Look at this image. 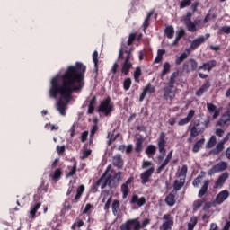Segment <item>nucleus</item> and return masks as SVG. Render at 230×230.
<instances>
[{
    "label": "nucleus",
    "mask_w": 230,
    "mask_h": 230,
    "mask_svg": "<svg viewBox=\"0 0 230 230\" xmlns=\"http://www.w3.org/2000/svg\"><path fill=\"white\" fill-rule=\"evenodd\" d=\"M155 152H157V148L154 145H149L146 148V154L150 157V155H155Z\"/></svg>",
    "instance_id": "obj_42"
},
{
    "label": "nucleus",
    "mask_w": 230,
    "mask_h": 230,
    "mask_svg": "<svg viewBox=\"0 0 230 230\" xmlns=\"http://www.w3.org/2000/svg\"><path fill=\"white\" fill-rule=\"evenodd\" d=\"M209 180H207L204 181L201 189L199 191L198 197L199 199H202L204 195L208 193V190H209Z\"/></svg>",
    "instance_id": "obj_31"
},
{
    "label": "nucleus",
    "mask_w": 230,
    "mask_h": 230,
    "mask_svg": "<svg viewBox=\"0 0 230 230\" xmlns=\"http://www.w3.org/2000/svg\"><path fill=\"white\" fill-rule=\"evenodd\" d=\"M131 206H137L138 208H143L145 204H146V198L145 197H140L137 194H134L131 197L130 200Z\"/></svg>",
    "instance_id": "obj_14"
},
{
    "label": "nucleus",
    "mask_w": 230,
    "mask_h": 230,
    "mask_svg": "<svg viewBox=\"0 0 230 230\" xmlns=\"http://www.w3.org/2000/svg\"><path fill=\"white\" fill-rule=\"evenodd\" d=\"M229 164L227 162L221 161L217 163V164L213 165L212 168H210L208 172V175H215V173H218L220 172H225V170H227V166Z\"/></svg>",
    "instance_id": "obj_8"
},
{
    "label": "nucleus",
    "mask_w": 230,
    "mask_h": 230,
    "mask_svg": "<svg viewBox=\"0 0 230 230\" xmlns=\"http://www.w3.org/2000/svg\"><path fill=\"white\" fill-rule=\"evenodd\" d=\"M144 142H145V138H143V137L137 138L136 146H135V151L137 154L141 153V150H143V143Z\"/></svg>",
    "instance_id": "obj_41"
},
{
    "label": "nucleus",
    "mask_w": 230,
    "mask_h": 230,
    "mask_svg": "<svg viewBox=\"0 0 230 230\" xmlns=\"http://www.w3.org/2000/svg\"><path fill=\"white\" fill-rule=\"evenodd\" d=\"M62 177V168H58L54 171L53 174L51 175L52 181L54 182H58Z\"/></svg>",
    "instance_id": "obj_40"
},
{
    "label": "nucleus",
    "mask_w": 230,
    "mask_h": 230,
    "mask_svg": "<svg viewBox=\"0 0 230 230\" xmlns=\"http://www.w3.org/2000/svg\"><path fill=\"white\" fill-rule=\"evenodd\" d=\"M189 64H190L191 71H199V63L193 58L189 60Z\"/></svg>",
    "instance_id": "obj_54"
},
{
    "label": "nucleus",
    "mask_w": 230,
    "mask_h": 230,
    "mask_svg": "<svg viewBox=\"0 0 230 230\" xmlns=\"http://www.w3.org/2000/svg\"><path fill=\"white\" fill-rule=\"evenodd\" d=\"M85 191V185L81 184L76 189V193L74 199L71 200L72 204H78L80 202V199H82V195H84V192Z\"/></svg>",
    "instance_id": "obj_21"
},
{
    "label": "nucleus",
    "mask_w": 230,
    "mask_h": 230,
    "mask_svg": "<svg viewBox=\"0 0 230 230\" xmlns=\"http://www.w3.org/2000/svg\"><path fill=\"white\" fill-rule=\"evenodd\" d=\"M85 71L87 66L82 62H76L75 66H69L63 75H57L51 79L49 93L54 100L60 96L57 109L61 116H66V109L73 100V93H80L84 89Z\"/></svg>",
    "instance_id": "obj_1"
},
{
    "label": "nucleus",
    "mask_w": 230,
    "mask_h": 230,
    "mask_svg": "<svg viewBox=\"0 0 230 230\" xmlns=\"http://www.w3.org/2000/svg\"><path fill=\"white\" fill-rule=\"evenodd\" d=\"M197 224H199V219L197 218V217H190V220L188 223V229L187 230L195 229V226H197Z\"/></svg>",
    "instance_id": "obj_43"
},
{
    "label": "nucleus",
    "mask_w": 230,
    "mask_h": 230,
    "mask_svg": "<svg viewBox=\"0 0 230 230\" xmlns=\"http://www.w3.org/2000/svg\"><path fill=\"white\" fill-rule=\"evenodd\" d=\"M206 128H208L207 121L201 123L200 120L194 121L193 126L190 128V137L188 139V141H191V137L195 138L199 136V134H204Z\"/></svg>",
    "instance_id": "obj_4"
},
{
    "label": "nucleus",
    "mask_w": 230,
    "mask_h": 230,
    "mask_svg": "<svg viewBox=\"0 0 230 230\" xmlns=\"http://www.w3.org/2000/svg\"><path fill=\"white\" fill-rule=\"evenodd\" d=\"M49 185L46 184L44 179L41 180V184L38 187L37 192L39 195H44V193H48Z\"/></svg>",
    "instance_id": "obj_35"
},
{
    "label": "nucleus",
    "mask_w": 230,
    "mask_h": 230,
    "mask_svg": "<svg viewBox=\"0 0 230 230\" xmlns=\"http://www.w3.org/2000/svg\"><path fill=\"white\" fill-rule=\"evenodd\" d=\"M158 152L160 155L157 156V161L161 163L166 155V134L164 132L160 133V137L157 140Z\"/></svg>",
    "instance_id": "obj_6"
},
{
    "label": "nucleus",
    "mask_w": 230,
    "mask_h": 230,
    "mask_svg": "<svg viewBox=\"0 0 230 230\" xmlns=\"http://www.w3.org/2000/svg\"><path fill=\"white\" fill-rule=\"evenodd\" d=\"M217 67V60L211 59L208 62L204 63L199 66V71H211V69Z\"/></svg>",
    "instance_id": "obj_22"
},
{
    "label": "nucleus",
    "mask_w": 230,
    "mask_h": 230,
    "mask_svg": "<svg viewBox=\"0 0 230 230\" xmlns=\"http://www.w3.org/2000/svg\"><path fill=\"white\" fill-rule=\"evenodd\" d=\"M191 17H193V13L188 12L186 15L183 17V22L190 33H195L197 31V21H191Z\"/></svg>",
    "instance_id": "obj_7"
},
{
    "label": "nucleus",
    "mask_w": 230,
    "mask_h": 230,
    "mask_svg": "<svg viewBox=\"0 0 230 230\" xmlns=\"http://www.w3.org/2000/svg\"><path fill=\"white\" fill-rule=\"evenodd\" d=\"M91 209H93V205L91 203H87L83 210V215H91Z\"/></svg>",
    "instance_id": "obj_55"
},
{
    "label": "nucleus",
    "mask_w": 230,
    "mask_h": 230,
    "mask_svg": "<svg viewBox=\"0 0 230 230\" xmlns=\"http://www.w3.org/2000/svg\"><path fill=\"white\" fill-rule=\"evenodd\" d=\"M67 168L70 171L66 174V179H69V177H73V176L76 175V170L78 168L76 161L74 162L73 166H68Z\"/></svg>",
    "instance_id": "obj_36"
},
{
    "label": "nucleus",
    "mask_w": 230,
    "mask_h": 230,
    "mask_svg": "<svg viewBox=\"0 0 230 230\" xmlns=\"http://www.w3.org/2000/svg\"><path fill=\"white\" fill-rule=\"evenodd\" d=\"M174 88L175 86H172L170 84L164 87V100H170L172 102V100L175 98V91H173Z\"/></svg>",
    "instance_id": "obj_12"
},
{
    "label": "nucleus",
    "mask_w": 230,
    "mask_h": 230,
    "mask_svg": "<svg viewBox=\"0 0 230 230\" xmlns=\"http://www.w3.org/2000/svg\"><path fill=\"white\" fill-rule=\"evenodd\" d=\"M209 87H211V83L209 81H206L196 92V96H202L204 93L208 91Z\"/></svg>",
    "instance_id": "obj_30"
},
{
    "label": "nucleus",
    "mask_w": 230,
    "mask_h": 230,
    "mask_svg": "<svg viewBox=\"0 0 230 230\" xmlns=\"http://www.w3.org/2000/svg\"><path fill=\"white\" fill-rule=\"evenodd\" d=\"M186 58H188V54L186 52L181 53V56L175 60L176 66H181V64L183 63Z\"/></svg>",
    "instance_id": "obj_45"
},
{
    "label": "nucleus",
    "mask_w": 230,
    "mask_h": 230,
    "mask_svg": "<svg viewBox=\"0 0 230 230\" xmlns=\"http://www.w3.org/2000/svg\"><path fill=\"white\" fill-rule=\"evenodd\" d=\"M219 31H221V33L229 34L230 33V26H223L220 28Z\"/></svg>",
    "instance_id": "obj_64"
},
{
    "label": "nucleus",
    "mask_w": 230,
    "mask_h": 230,
    "mask_svg": "<svg viewBox=\"0 0 230 230\" xmlns=\"http://www.w3.org/2000/svg\"><path fill=\"white\" fill-rule=\"evenodd\" d=\"M127 54L124 63L122 64L121 73L123 75H128L130 73V69H132V63L130 62V58H132V52L130 50H123L120 49L119 54V60H123V55Z\"/></svg>",
    "instance_id": "obj_3"
},
{
    "label": "nucleus",
    "mask_w": 230,
    "mask_h": 230,
    "mask_svg": "<svg viewBox=\"0 0 230 230\" xmlns=\"http://www.w3.org/2000/svg\"><path fill=\"white\" fill-rule=\"evenodd\" d=\"M172 157H173V149H172L168 153V155H166L164 162L161 164L160 166L157 167V169H156L157 173H161V172H163V170H164V168H166V166H168V163H170V161H172Z\"/></svg>",
    "instance_id": "obj_19"
},
{
    "label": "nucleus",
    "mask_w": 230,
    "mask_h": 230,
    "mask_svg": "<svg viewBox=\"0 0 230 230\" xmlns=\"http://www.w3.org/2000/svg\"><path fill=\"white\" fill-rule=\"evenodd\" d=\"M200 179H202V175H198L197 178L193 180L192 185L194 188H199L201 182Z\"/></svg>",
    "instance_id": "obj_56"
},
{
    "label": "nucleus",
    "mask_w": 230,
    "mask_h": 230,
    "mask_svg": "<svg viewBox=\"0 0 230 230\" xmlns=\"http://www.w3.org/2000/svg\"><path fill=\"white\" fill-rule=\"evenodd\" d=\"M112 164L113 166H115V168H118L119 170L123 169V164H125V163L123 162L121 155L117 154L112 157Z\"/></svg>",
    "instance_id": "obj_24"
},
{
    "label": "nucleus",
    "mask_w": 230,
    "mask_h": 230,
    "mask_svg": "<svg viewBox=\"0 0 230 230\" xmlns=\"http://www.w3.org/2000/svg\"><path fill=\"white\" fill-rule=\"evenodd\" d=\"M172 66L170 65L169 62H165L163 66V71L160 75V78L161 80H164V76H166V75H168V73H170V69H171Z\"/></svg>",
    "instance_id": "obj_38"
},
{
    "label": "nucleus",
    "mask_w": 230,
    "mask_h": 230,
    "mask_svg": "<svg viewBox=\"0 0 230 230\" xmlns=\"http://www.w3.org/2000/svg\"><path fill=\"white\" fill-rule=\"evenodd\" d=\"M177 76H179V72H173L170 76V80H169L167 85L175 87V78H177Z\"/></svg>",
    "instance_id": "obj_49"
},
{
    "label": "nucleus",
    "mask_w": 230,
    "mask_h": 230,
    "mask_svg": "<svg viewBox=\"0 0 230 230\" xmlns=\"http://www.w3.org/2000/svg\"><path fill=\"white\" fill-rule=\"evenodd\" d=\"M141 75H143V72L141 71V67H139V66L136 67V69L134 71L135 82L139 83V78H140Z\"/></svg>",
    "instance_id": "obj_50"
},
{
    "label": "nucleus",
    "mask_w": 230,
    "mask_h": 230,
    "mask_svg": "<svg viewBox=\"0 0 230 230\" xmlns=\"http://www.w3.org/2000/svg\"><path fill=\"white\" fill-rule=\"evenodd\" d=\"M112 111H114V104L111 102V97H107L100 103L97 112L104 114V116H111Z\"/></svg>",
    "instance_id": "obj_5"
},
{
    "label": "nucleus",
    "mask_w": 230,
    "mask_h": 230,
    "mask_svg": "<svg viewBox=\"0 0 230 230\" xmlns=\"http://www.w3.org/2000/svg\"><path fill=\"white\" fill-rule=\"evenodd\" d=\"M93 60L94 64L95 73L98 74V50H95L93 53Z\"/></svg>",
    "instance_id": "obj_52"
},
{
    "label": "nucleus",
    "mask_w": 230,
    "mask_h": 230,
    "mask_svg": "<svg viewBox=\"0 0 230 230\" xmlns=\"http://www.w3.org/2000/svg\"><path fill=\"white\" fill-rule=\"evenodd\" d=\"M204 143H206V138H200L199 140H198L193 146L192 152L194 154H197V152H199Z\"/></svg>",
    "instance_id": "obj_37"
},
{
    "label": "nucleus",
    "mask_w": 230,
    "mask_h": 230,
    "mask_svg": "<svg viewBox=\"0 0 230 230\" xmlns=\"http://www.w3.org/2000/svg\"><path fill=\"white\" fill-rule=\"evenodd\" d=\"M229 179V172H225L219 175L217 180L215 182L214 188H222L226 184V181Z\"/></svg>",
    "instance_id": "obj_20"
},
{
    "label": "nucleus",
    "mask_w": 230,
    "mask_h": 230,
    "mask_svg": "<svg viewBox=\"0 0 230 230\" xmlns=\"http://www.w3.org/2000/svg\"><path fill=\"white\" fill-rule=\"evenodd\" d=\"M154 93H155V86H153L152 84L148 83L140 94L139 102H143V100L146 98V94H154Z\"/></svg>",
    "instance_id": "obj_17"
},
{
    "label": "nucleus",
    "mask_w": 230,
    "mask_h": 230,
    "mask_svg": "<svg viewBox=\"0 0 230 230\" xmlns=\"http://www.w3.org/2000/svg\"><path fill=\"white\" fill-rule=\"evenodd\" d=\"M132 182H134V177H129L126 182L121 185L120 190L122 193V199H127V197H128V193H130V188H128V186H130Z\"/></svg>",
    "instance_id": "obj_13"
},
{
    "label": "nucleus",
    "mask_w": 230,
    "mask_h": 230,
    "mask_svg": "<svg viewBox=\"0 0 230 230\" xmlns=\"http://www.w3.org/2000/svg\"><path fill=\"white\" fill-rule=\"evenodd\" d=\"M227 199H229V190H225L220 191L217 195L214 202L216 204H217L218 206H220V204H222L223 202H226V200H227Z\"/></svg>",
    "instance_id": "obj_16"
},
{
    "label": "nucleus",
    "mask_w": 230,
    "mask_h": 230,
    "mask_svg": "<svg viewBox=\"0 0 230 230\" xmlns=\"http://www.w3.org/2000/svg\"><path fill=\"white\" fill-rule=\"evenodd\" d=\"M137 35L136 33L129 34L128 40V46H132L134 44V40H136Z\"/></svg>",
    "instance_id": "obj_60"
},
{
    "label": "nucleus",
    "mask_w": 230,
    "mask_h": 230,
    "mask_svg": "<svg viewBox=\"0 0 230 230\" xmlns=\"http://www.w3.org/2000/svg\"><path fill=\"white\" fill-rule=\"evenodd\" d=\"M154 172H155V167H150L140 174L141 184H148L150 182V178L154 175Z\"/></svg>",
    "instance_id": "obj_10"
},
{
    "label": "nucleus",
    "mask_w": 230,
    "mask_h": 230,
    "mask_svg": "<svg viewBox=\"0 0 230 230\" xmlns=\"http://www.w3.org/2000/svg\"><path fill=\"white\" fill-rule=\"evenodd\" d=\"M123 172L119 171L116 173H114L113 175L110 174L108 176L109 179V188L112 189V188H116V186H118V184H119V181H121V179H123L122 177Z\"/></svg>",
    "instance_id": "obj_9"
},
{
    "label": "nucleus",
    "mask_w": 230,
    "mask_h": 230,
    "mask_svg": "<svg viewBox=\"0 0 230 230\" xmlns=\"http://www.w3.org/2000/svg\"><path fill=\"white\" fill-rule=\"evenodd\" d=\"M40 206H42V203L36 202L34 205H32L31 207L30 218H36L37 211H39V209H40Z\"/></svg>",
    "instance_id": "obj_32"
},
{
    "label": "nucleus",
    "mask_w": 230,
    "mask_h": 230,
    "mask_svg": "<svg viewBox=\"0 0 230 230\" xmlns=\"http://www.w3.org/2000/svg\"><path fill=\"white\" fill-rule=\"evenodd\" d=\"M194 117H195V110H190L188 112L187 117H185L184 119H181L178 122L179 127H184V125H188V123H190V121H191V119H193Z\"/></svg>",
    "instance_id": "obj_23"
},
{
    "label": "nucleus",
    "mask_w": 230,
    "mask_h": 230,
    "mask_svg": "<svg viewBox=\"0 0 230 230\" xmlns=\"http://www.w3.org/2000/svg\"><path fill=\"white\" fill-rule=\"evenodd\" d=\"M164 53H166L165 49H158L157 56L155 59V64H159V62L163 60V55H164Z\"/></svg>",
    "instance_id": "obj_48"
},
{
    "label": "nucleus",
    "mask_w": 230,
    "mask_h": 230,
    "mask_svg": "<svg viewBox=\"0 0 230 230\" xmlns=\"http://www.w3.org/2000/svg\"><path fill=\"white\" fill-rule=\"evenodd\" d=\"M132 85V79L128 77L123 82V89L124 91H128Z\"/></svg>",
    "instance_id": "obj_51"
},
{
    "label": "nucleus",
    "mask_w": 230,
    "mask_h": 230,
    "mask_svg": "<svg viewBox=\"0 0 230 230\" xmlns=\"http://www.w3.org/2000/svg\"><path fill=\"white\" fill-rule=\"evenodd\" d=\"M230 121V111H226L220 119L217 121V125L218 127H225V125H229Z\"/></svg>",
    "instance_id": "obj_29"
},
{
    "label": "nucleus",
    "mask_w": 230,
    "mask_h": 230,
    "mask_svg": "<svg viewBox=\"0 0 230 230\" xmlns=\"http://www.w3.org/2000/svg\"><path fill=\"white\" fill-rule=\"evenodd\" d=\"M206 202V199H198L193 202V210L194 211H199L200 208H202V205Z\"/></svg>",
    "instance_id": "obj_46"
},
{
    "label": "nucleus",
    "mask_w": 230,
    "mask_h": 230,
    "mask_svg": "<svg viewBox=\"0 0 230 230\" xmlns=\"http://www.w3.org/2000/svg\"><path fill=\"white\" fill-rule=\"evenodd\" d=\"M177 195V192H175V190H172L171 193H169L166 197H165V204H167V206H170V208L175 206V196Z\"/></svg>",
    "instance_id": "obj_27"
},
{
    "label": "nucleus",
    "mask_w": 230,
    "mask_h": 230,
    "mask_svg": "<svg viewBox=\"0 0 230 230\" xmlns=\"http://www.w3.org/2000/svg\"><path fill=\"white\" fill-rule=\"evenodd\" d=\"M187 173H188V165L184 164L182 165L178 177H180V179H184L186 181Z\"/></svg>",
    "instance_id": "obj_47"
},
{
    "label": "nucleus",
    "mask_w": 230,
    "mask_h": 230,
    "mask_svg": "<svg viewBox=\"0 0 230 230\" xmlns=\"http://www.w3.org/2000/svg\"><path fill=\"white\" fill-rule=\"evenodd\" d=\"M191 4L190 3V0H182L180 2L179 8L180 10H182L188 6H190Z\"/></svg>",
    "instance_id": "obj_57"
},
{
    "label": "nucleus",
    "mask_w": 230,
    "mask_h": 230,
    "mask_svg": "<svg viewBox=\"0 0 230 230\" xmlns=\"http://www.w3.org/2000/svg\"><path fill=\"white\" fill-rule=\"evenodd\" d=\"M226 139H227V137H225L221 142L217 143L216 147L211 150V154L213 155H218V154H220V152L224 151V145H226Z\"/></svg>",
    "instance_id": "obj_28"
},
{
    "label": "nucleus",
    "mask_w": 230,
    "mask_h": 230,
    "mask_svg": "<svg viewBox=\"0 0 230 230\" xmlns=\"http://www.w3.org/2000/svg\"><path fill=\"white\" fill-rule=\"evenodd\" d=\"M207 109L208 111V112H210L211 114H213V119H217V118L218 116H220V111H218V109L217 108V106L211 102H207Z\"/></svg>",
    "instance_id": "obj_26"
},
{
    "label": "nucleus",
    "mask_w": 230,
    "mask_h": 230,
    "mask_svg": "<svg viewBox=\"0 0 230 230\" xmlns=\"http://www.w3.org/2000/svg\"><path fill=\"white\" fill-rule=\"evenodd\" d=\"M155 10H151L147 15L146 18L145 19L144 22H143V31H146V30H148V26H150V19H152V15H154L155 13Z\"/></svg>",
    "instance_id": "obj_33"
},
{
    "label": "nucleus",
    "mask_w": 230,
    "mask_h": 230,
    "mask_svg": "<svg viewBox=\"0 0 230 230\" xmlns=\"http://www.w3.org/2000/svg\"><path fill=\"white\" fill-rule=\"evenodd\" d=\"M89 137V131H84L81 135V142L85 143L87 141V137Z\"/></svg>",
    "instance_id": "obj_62"
},
{
    "label": "nucleus",
    "mask_w": 230,
    "mask_h": 230,
    "mask_svg": "<svg viewBox=\"0 0 230 230\" xmlns=\"http://www.w3.org/2000/svg\"><path fill=\"white\" fill-rule=\"evenodd\" d=\"M200 3L196 1L194 2L191 6H190V10H192L193 13H195L197 12V10L199 9Z\"/></svg>",
    "instance_id": "obj_61"
},
{
    "label": "nucleus",
    "mask_w": 230,
    "mask_h": 230,
    "mask_svg": "<svg viewBox=\"0 0 230 230\" xmlns=\"http://www.w3.org/2000/svg\"><path fill=\"white\" fill-rule=\"evenodd\" d=\"M217 145V137L212 136L206 145V148H213Z\"/></svg>",
    "instance_id": "obj_53"
},
{
    "label": "nucleus",
    "mask_w": 230,
    "mask_h": 230,
    "mask_svg": "<svg viewBox=\"0 0 230 230\" xmlns=\"http://www.w3.org/2000/svg\"><path fill=\"white\" fill-rule=\"evenodd\" d=\"M100 182H102V180L97 181L95 184L92 185V188H91L92 193H98V188H100Z\"/></svg>",
    "instance_id": "obj_58"
},
{
    "label": "nucleus",
    "mask_w": 230,
    "mask_h": 230,
    "mask_svg": "<svg viewBox=\"0 0 230 230\" xmlns=\"http://www.w3.org/2000/svg\"><path fill=\"white\" fill-rule=\"evenodd\" d=\"M150 222H151L150 218L144 219L142 224L139 221V217L128 219L120 226V230H132V227H133V230L145 229V227H146V226H148Z\"/></svg>",
    "instance_id": "obj_2"
},
{
    "label": "nucleus",
    "mask_w": 230,
    "mask_h": 230,
    "mask_svg": "<svg viewBox=\"0 0 230 230\" xmlns=\"http://www.w3.org/2000/svg\"><path fill=\"white\" fill-rule=\"evenodd\" d=\"M96 102L97 98L96 95H94L89 102L87 114H94V106L96 105Z\"/></svg>",
    "instance_id": "obj_39"
},
{
    "label": "nucleus",
    "mask_w": 230,
    "mask_h": 230,
    "mask_svg": "<svg viewBox=\"0 0 230 230\" xmlns=\"http://www.w3.org/2000/svg\"><path fill=\"white\" fill-rule=\"evenodd\" d=\"M164 33L167 39H173V36L175 35V29L172 25H168L165 27Z\"/></svg>",
    "instance_id": "obj_34"
},
{
    "label": "nucleus",
    "mask_w": 230,
    "mask_h": 230,
    "mask_svg": "<svg viewBox=\"0 0 230 230\" xmlns=\"http://www.w3.org/2000/svg\"><path fill=\"white\" fill-rule=\"evenodd\" d=\"M184 184H186V180L184 178H180L178 180H175L172 185V188H173L172 191H175V193H177V191H181V190L184 188Z\"/></svg>",
    "instance_id": "obj_25"
},
{
    "label": "nucleus",
    "mask_w": 230,
    "mask_h": 230,
    "mask_svg": "<svg viewBox=\"0 0 230 230\" xmlns=\"http://www.w3.org/2000/svg\"><path fill=\"white\" fill-rule=\"evenodd\" d=\"M110 169H111V166H109L107 170L102 173V175L97 180V181H100L101 190H105L107 186H109V182H111L109 180V176H107V173Z\"/></svg>",
    "instance_id": "obj_18"
},
{
    "label": "nucleus",
    "mask_w": 230,
    "mask_h": 230,
    "mask_svg": "<svg viewBox=\"0 0 230 230\" xmlns=\"http://www.w3.org/2000/svg\"><path fill=\"white\" fill-rule=\"evenodd\" d=\"M91 154H93V151H92L91 149L85 150V151L83 153L82 159H83V160L87 159V158L89 157V155H91Z\"/></svg>",
    "instance_id": "obj_63"
},
{
    "label": "nucleus",
    "mask_w": 230,
    "mask_h": 230,
    "mask_svg": "<svg viewBox=\"0 0 230 230\" xmlns=\"http://www.w3.org/2000/svg\"><path fill=\"white\" fill-rule=\"evenodd\" d=\"M211 35L209 33H207L205 36H200L190 44V49H197L199 46H201V44H204L208 39H209Z\"/></svg>",
    "instance_id": "obj_15"
},
{
    "label": "nucleus",
    "mask_w": 230,
    "mask_h": 230,
    "mask_svg": "<svg viewBox=\"0 0 230 230\" xmlns=\"http://www.w3.org/2000/svg\"><path fill=\"white\" fill-rule=\"evenodd\" d=\"M112 208V213L113 215L118 216V213L119 212V200L115 199L111 205Z\"/></svg>",
    "instance_id": "obj_44"
},
{
    "label": "nucleus",
    "mask_w": 230,
    "mask_h": 230,
    "mask_svg": "<svg viewBox=\"0 0 230 230\" xmlns=\"http://www.w3.org/2000/svg\"><path fill=\"white\" fill-rule=\"evenodd\" d=\"M142 168L143 170H146V168H154V164L151 161H144Z\"/></svg>",
    "instance_id": "obj_59"
},
{
    "label": "nucleus",
    "mask_w": 230,
    "mask_h": 230,
    "mask_svg": "<svg viewBox=\"0 0 230 230\" xmlns=\"http://www.w3.org/2000/svg\"><path fill=\"white\" fill-rule=\"evenodd\" d=\"M163 218L164 222L160 226V230H172V226H173V217H172V214H165Z\"/></svg>",
    "instance_id": "obj_11"
}]
</instances>
